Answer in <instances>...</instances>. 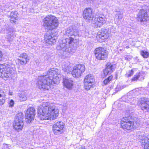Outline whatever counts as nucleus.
<instances>
[{"mask_svg":"<svg viewBox=\"0 0 149 149\" xmlns=\"http://www.w3.org/2000/svg\"><path fill=\"white\" fill-rule=\"evenodd\" d=\"M69 63H62V68L63 70L65 72L68 73L69 71Z\"/></svg>","mask_w":149,"mask_h":149,"instance_id":"obj_25","label":"nucleus"},{"mask_svg":"<svg viewBox=\"0 0 149 149\" xmlns=\"http://www.w3.org/2000/svg\"><path fill=\"white\" fill-rule=\"evenodd\" d=\"M42 103L38 109V115L41 120H54L58 116L59 110L54 104L45 101Z\"/></svg>","mask_w":149,"mask_h":149,"instance_id":"obj_2","label":"nucleus"},{"mask_svg":"<svg viewBox=\"0 0 149 149\" xmlns=\"http://www.w3.org/2000/svg\"><path fill=\"white\" fill-rule=\"evenodd\" d=\"M9 94L10 95H13V92L12 91H9Z\"/></svg>","mask_w":149,"mask_h":149,"instance_id":"obj_37","label":"nucleus"},{"mask_svg":"<svg viewBox=\"0 0 149 149\" xmlns=\"http://www.w3.org/2000/svg\"><path fill=\"white\" fill-rule=\"evenodd\" d=\"M113 76H110L107 79H106L104 81V84H106L109 83L112 79Z\"/></svg>","mask_w":149,"mask_h":149,"instance_id":"obj_31","label":"nucleus"},{"mask_svg":"<svg viewBox=\"0 0 149 149\" xmlns=\"http://www.w3.org/2000/svg\"><path fill=\"white\" fill-rule=\"evenodd\" d=\"M115 65L111 63H108L107 65V68L104 70V72L105 75H107L109 73L113 72L115 68Z\"/></svg>","mask_w":149,"mask_h":149,"instance_id":"obj_21","label":"nucleus"},{"mask_svg":"<svg viewBox=\"0 0 149 149\" xmlns=\"http://www.w3.org/2000/svg\"><path fill=\"white\" fill-rule=\"evenodd\" d=\"M132 56L130 55H127L125 56V59L127 60L130 61V60Z\"/></svg>","mask_w":149,"mask_h":149,"instance_id":"obj_34","label":"nucleus"},{"mask_svg":"<svg viewBox=\"0 0 149 149\" xmlns=\"http://www.w3.org/2000/svg\"><path fill=\"white\" fill-rule=\"evenodd\" d=\"M141 73L139 72L136 74L132 79V81L137 80L140 76Z\"/></svg>","mask_w":149,"mask_h":149,"instance_id":"obj_30","label":"nucleus"},{"mask_svg":"<svg viewBox=\"0 0 149 149\" xmlns=\"http://www.w3.org/2000/svg\"><path fill=\"white\" fill-rule=\"evenodd\" d=\"M95 81L94 77L92 74H90L86 75L84 81V88L86 90H89L94 84Z\"/></svg>","mask_w":149,"mask_h":149,"instance_id":"obj_9","label":"nucleus"},{"mask_svg":"<svg viewBox=\"0 0 149 149\" xmlns=\"http://www.w3.org/2000/svg\"><path fill=\"white\" fill-rule=\"evenodd\" d=\"M23 117L24 116L22 113V112H19L16 115L15 120H22Z\"/></svg>","mask_w":149,"mask_h":149,"instance_id":"obj_28","label":"nucleus"},{"mask_svg":"<svg viewBox=\"0 0 149 149\" xmlns=\"http://www.w3.org/2000/svg\"><path fill=\"white\" fill-rule=\"evenodd\" d=\"M143 136L141 135L142 137H139V139L142 140V145L144 147V149H149V135L147 136Z\"/></svg>","mask_w":149,"mask_h":149,"instance_id":"obj_18","label":"nucleus"},{"mask_svg":"<svg viewBox=\"0 0 149 149\" xmlns=\"http://www.w3.org/2000/svg\"><path fill=\"white\" fill-rule=\"evenodd\" d=\"M108 37L109 36L107 31L106 30L104 31L101 30L98 32L96 38L98 41L102 42L103 41V40L107 39Z\"/></svg>","mask_w":149,"mask_h":149,"instance_id":"obj_15","label":"nucleus"},{"mask_svg":"<svg viewBox=\"0 0 149 149\" xmlns=\"http://www.w3.org/2000/svg\"><path fill=\"white\" fill-rule=\"evenodd\" d=\"M141 123V122L139 121V122H138V120H137L136 121V125H137V126H136L137 127L140 126V125Z\"/></svg>","mask_w":149,"mask_h":149,"instance_id":"obj_36","label":"nucleus"},{"mask_svg":"<svg viewBox=\"0 0 149 149\" xmlns=\"http://www.w3.org/2000/svg\"><path fill=\"white\" fill-rule=\"evenodd\" d=\"M85 65L83 64H78L74 66L73 68L72 74L75 77H78L81 76L82 73L85 71Z\"/></svg>","mask_w":149,"mask_h":149,"instance_id":"obj_8","label":"nucleus"},{"mask_svg":"<svg viewBox=\"0 0 149 149\" xmlns=\"http://www.w3.org/2000/svg\"><path fill=\"white\" fill-rule=\"evenodd\" d=\"M6 96L5 93L3 91H0V105L4 104L5 100L4 98Z\"/></svg>","mask_w":149,"mask_h":149,"instance_id":"obj_27","label":"nucleus"},{"mask_svg":"<svg viewBox=\"0 0 149 149\" xmlns=\"http://www.w3.org/2000/svg\"><path fill=\"white\" fill-rule=\"evenodd\" d=\"M141 54L144 58H147L149 56V53L146 51H141Z\"/></svg>","mask_w":149,"mask_h":149,"instance_id":"obj_29","label":"nucleus"},{"mask_svg":"<svg viewBox=\"0 0 149 149\" xmlns=\"http://www.w3.org/2000/svg\"><path fill=\"white\" fill-rule=\"evenodd\" d=\"M127 118H122L121 121L122 128L125 130H131L134 128V122L128 120Z\"/></svg>","mask_w":149,"mask_h":149,"instance_id":"obj_12","label":"nucleus"},{"mask_svg":"<svg viewBox=\"0 0 149 149\" xmlns=\"http://www.w3.org/2000/svg\"><path fill=\"white\" fill-rule=\"evenodd\" d=\"M117 13L115 15V19H121L123 17V13L121 10H116Z\"/></svg>","mask_w":149,"mask_h":149,"instance_id":"obj_24","label":"nucleus"},{"mask_svg":"<svg viewBox=\"0 0 149 149\" xmlns=\"http://www.w3.org/2000/svg\"><path fill=\"white\" fill-rule=\"evenodd\" d=\"M36 41H33V42L34 43H36Z\"/></svg>","mask_w":149,"mask_h":149,"instance_id":"obj_39","label":"nucleus"},{"mask_svg":"<svg viewBox=\"0 0 149 149\" xmlns=\"http://www.w3.org/2000/svg\"><path fill=\"white\" fill-rule=\"evenodd\" d=\"M29 58L27 55L25 53L21 54L18 59L19 63L22 65H25L29 61Z\"/></svg>","mask_w":149,"mask_h":149,"instance_id":"obj_16","label":"nucleus"},{"mask_svg":"<svg viewBox=\"0 0 149 149\" xmlns=\"http://www.w3.org/2000/svg\"><path fill=\"white\" fill-rule=\"evenodd\" d=\"M85 148L84 147H81L80 148H79V149H85Z\"/></svg>","mask_w":149,"mask_h":149,"instance_id":"obj_38","label":"nucleus"},{"mask_svg":"<svg viewBox=\"0 0 149 149\" xmlns=\"http://www.w3.org/2000/svg\"><path fill=\"white\" fill-rule=\"evenodd\" d=\"M3 56L2 53L0 51V61H1L3 59Z\"/></svg>","mask_w":149,"mask_h":149,"instance_id":"obj_35","label":"nucleus"},{"mask_svg":"<svg viewBox=\"0 0 149 149\" xmlns=\"http://www.w3.org/2000/svg\"><path fill=\"white\" fill-rule=\"evenodd\" d=\"M24 125V123L21 120H15L13 124L14 129L17 132L22 130Z\"/></svg>","mask_w":149,"mask_h":149,"instance_id":"obj_14","label":"nucleus"},{"mask_svg":"<svg viewBox=\"0 0 149 149\" xmlns=\"http://www.w3.org/2000/svg\"><path fill=\"white\" fill-rule=\"evenodd\" d=\"M27 93L26 92H22L19 95V97L21 101H26L27 99Z\"/></svg>","mask_w":149,"mask_h":149,"instance_id":"obj_26","label":"nucleus"},{"mask_svg":"<svg viewBox=\"0 0 149 149\" xmlns=\"http://www.w3.org/2000/svg\"><path fill=\"white\" fill-rule=\"evenodd\" d=\"M60 73L58 69H49L46 74L38 77L36 83L37 86L40 89L49 90L51 85L59 83L61 79Z\"/></svg>","mask_w":149,"mask_h":149,"instance_id":"obj_1","label":"nucleus"},{"mask_svg":"<svg viewBox=\"0 0 149 149\" xmlns=\"http://www.w3.org/2000/svg\"><path fill=\"white\" fill-rule=\"evenodd\" d=\"M35 115V110L33 107L29 108L25 113V121L27 123H30L34 118Z\"/></svg>","mask_w":149,"mask_h":149,"instance_id":"obj_13","label":"nucleus"},{"mask_svg":"<svg viewBox=\"0 0 149 149\" xmlns=\"http://www.w3.org/2000/svg\"><path fill=\"white\" fill-rule=\"evenodd\" d=\"M8 104L10 107H13L14 104V101L13 100H10Z\"/></svg>","mask_w":149,"mask_h":149,"instance_id":"obj_33","label":"nucleus"},{"mask_svg":"<svg viewBox=\"0 0 149 149\" xmlns=\"http://www.w3.org/2000/svg\"><path fill=\"white\" fill-rule=\"evenodd\" d=\"M134 72L133 70H129L126 74L127 76L130 77L132 76L134 74Z\"/></svg>","mask_w":149,"mask_h":149,"instance_id":"obj_32","label":"nucleus"},{"mask_svg":"<svg viewBox=\"0 0 149 149\" xmlns=\"http://www.w3.org/2000/svg\"><path fill=\"white\" fill-rule=\"evenodd\" d=\"M18 14L17 11L12 12L10 15V22L12 23H15L18 19Z\"/></svg>","mask_w":149,"mask_h":149,"instance_id":"obj_23","label":"nucleus"},{"mask_svg":"<svg viewBox=\"0 0 149 149\" xmlns=\"http://www.w3.org/2000/svg\"><path fill=\"white\" fill-rule=\"evenodd\" d=\"M43 26L48 30H53L57 29L59 22L57 18L52 15L47 16L43 19Z\"/></svg>","mask_w":149,"mask_h":149,"instance_id":"obj_5","label":"nucleus"},{"mask_svg":"<svg viewBox=\"0 0 149 149\" xmlns=\"http://www.w3.org/2000/svg\"><path fill=\"white\" fill-rule=\"evenodd\" d=\"M45 42L49 45H54L56 42L55 37H52L50 35L46 34L45 36Z\"/></svg>","mask_w":149,"mask_h":149,"instance_id":"obj_20","label":"nucleus"},{"mask_svg":"<svg viewBox=\"0 0 149 149\" xmlns=\"http://www.w3.org/2000/svg\"><path fill=\"white\" fill-rule=\"evenodd\" d=\"M94 54L96 58L98 60H104L107 56V51L102 47L96 48L94 51Z\"/></svg>","mask_w":149,"mask_h":149,"instance_id":"obj_7","label":"nucleus"},{"mask_svg":"<svg viewBox=\"0 0 149 149\" xmlns=\"http://www.w3.org/2000/svg\"><path fill=\"white\" fill-rule=\"evenodd\" d=\"M83 17L85 21L90 22L92 19V24L94 27L101 26L106 21V19L104 15L96 16L93 19L92 9L90 8H86L83 12Z\"/></svg>","mask_w":149,"mask_h":149,"instance_id":"obj_4","label":"nucleus"},{"mask_svg":"<svg viewBox=\"0 0 149 149\" xmlns=\"http://www.w3.org/2000/svg\"><path fill=\"white\" fill-rule=\"evenodd\" d=\"M137 20L142 24L147 22L148 19V16L147 11L143 9H140L137 15Z\"/></svg>","mask_w":149,"mask_h":149,"instance_id":"obj_10","label":"nucleus"},{"mask_svg":"<svg viewBox=\"0 0 149 149\" xmlns=\"http://www.w3.org/2000/svg\"><path fill=\"white\" fill-rule=\"evenodd\" d=\"M65 124L63 122L58 121L53 126V133L56 135H59L62 133L64 131Z\"/></svg>","mask_w":149,"mask_h":149,"instance_id":"obj_11","label":"nucleus"},{"mask_svg":"<svg viewBox=\"0 0 149 149\" xmlns=\"http://www.w3.org/2000/svg\"><path fill=\"white\" fill-rule=\"evenodd\" d=\"M78 31L74 29L72 26L68 28L64 35L65 39L62 40L63 44L60 46L61 50L65 53L69 55L71 48L69 47L70 44L73 42L75 36L79 35ZM65 54V53H64Z\"/></svg>","mask_w":149,"mask_h":149,"instance_id":"obj_3","label":"nucleus"},{"mask_svg":"<svg viewBox=\"0 0 149 149\" xmlns=\"http://www.w3.org/2000/svg\"><path fill=\"white\" fill-rule=\"evenodd\" d=\"M15 36V31L13 29H10L8 30L6 38L9 41L11 40Z\"/></svg>","mask_w":149,"mask_h":149,"instance_id":"obj_22","label":"nucleus"},{"mask_svg":"<svg viewBox=\"0 0 149 149\" xmlns=\"http://www.w3.org/2000/svg\"><path fill=\"white\" fill-rule=\"evenodd\" d=\"M139 105L143 111L146 112L149 111V101L146 99H141Z\"/></svg>","mask_w":149,"mask_h":149,"instance_id":"obj_17","label":"nucleus"},{"mask_svg":"<svg viewBox=\"0 0 149 149\" xmlns=\"http://www.w3.org/2000/svg\"><path fill=\"white\" fill-rule=\"evenodd\" d=\"M63 84L64 87L68 90L72 89L73 86V82L70 79L64 78Z\"/></svg>","mask_w":149,"mask_h":149,"instance_id":"obj_19","label":"nucleus"},{"mask_svg":"<svg viewBox=\"0 0 149 149\" xmlns=\"http://www.w3.org/2000/svg\"><path fill=\"white\" fill-rule=\"evenodd\" d=\"M13 68L12 65L5 63L0 64V77L6 80L11 76Z\"/></svg>","mask_w":149,"mask_h":149,"instance_id":"obj_6","label":"nucleus"}]
</instances>
